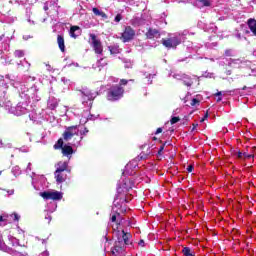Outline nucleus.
Listing matches in <instances>:
<instances>
[{"instance_id":"f257e3e1","label":"nucleus","mask_w":256,"mask_h":256,"mask_svg":"<svg viewBox=\"0 0 256 256\" xmlns=\"http://www.w3.org/2000/svg\"><path fill=\"white\" fill-rule=\"evenodd\" d=\"M5 78L9 79L14 89H17L19 97L23 99V101L18 102L16 107H13L11 100H9V95L6 94L5 96V92H1L0 107H3L5 111H8V113H10L11 115H15L16 117H21V115H27V113L33 110V105L29 104L31 103V96L27 93H29V91H37V86L33 85L32 87L27 88L24 83L14 82L15 76H11L9 74H7Z\"/></svg>"},{"instance_id":"f03ea898","label":"nucleus","mask_w":256,"mask_h":256,"mask_svg":"<svg viewBox=\"0 0 256 256\" xmlns=\"http://www.w3.org/2000/svg\"><path fill=\"white\" fill-rule=\"evenodd\" d=\"M131 187H133V184H127V181L125 180L118 184L113 201L112 212L110 214L111 223H117L119 219H121V213H127V208L123 207V203H129L133 200Z\"/></svg>"},{"instance_id":"7ed1b4c3","label":"nucleus","mask_w":256,"mask_h":256,"mask_svg":"<svg viewBox=\"0 0 256 256\" xmlns=\"http://www.w3.org/2000/svg\"><path fill=\"white\" fill-rule=\"evenodd\" d=\"M149 155H155V151L153 152V148H147V152H142L140 153V155H138L134 160L130 161L124 168V171L122 172V176L120 178V180L117 183V186L119 185V183H121V181H126V184L129 185V183H131L132 187H131V191L130 193H135V191L133 190V187H135V181L133 180V175H135V173H137V169L139 168V163L138 161H143L144 159H147V157H149Z\"/></svg>"},{"instance_id":"20e7f679","label":"nucleus","mask_w":256,"mask_h":256,"mask_svg":"<svg viewBox=\"0 0 256 256\" xmlns=\"http://www.w3.org/2000/svg\"><path fill=\"white\" fill-rule=\"evenodd\" d=\"M133 235L129 232L122 230V235L118 232V240L115 241L114 246L111 248L112 256H126L125 249L133 247Z\"/></svg>"},{"instance_id":"39448f33","label":"nucleus","mask_w":256,"mask_h":256,"mask_svg":"<svg viewBox=\"0 0 256 256\" xmlns=\"http://www.w3.org/2000/svg\"><path fill=\"white\" fill-rule=\"evenodd\" d=\"M81 93V101L82 105L85 107L86 113H88V116L86 118V121H95L97 117L93 114H91V109L93 107V101H95V98L99 95L97 91H92L89 88L85 87L80 90Z\"/></svg>"},{"instance_id":"423d86ee","label":"nucleus","mask_w":256,"mask_h":256,"mask_svg":"<svg viewBox=\"0 0 256 256\" xmlns=\"http://www.w3.org/2000/svg\"><path fill=\"white\" fill-rule=\"evenodd\" d=\"M125 95V88L119 84L106 85V99L111 103H117L121 101V98Z\"/></svg>"},{"instance_id":"0eeeda50","label":"nucleus","mask_w":256,"mask_h":256,"mask_svg":"<svg viewBox=\"0 0 256 256\" xmlns=\"http://www.w3.org/2000/svg\"><path fill=\"white\" fill-rule=\"evenodd\" d=\"M32 187L35 191H43L47 185V178L45 175H37L35 172L31 175Z\"/></svg>"},{"instance_id":"6e6552de","label":"nucleus","mask_w":256,"mask_h":256,"mask_svg":"<svg viewBox=\"0 0 256 256\" xmlns=\"http://www.w3.org/2000/svg\"><path fill=\"white\" fill-rule=\"evenodd\" d=\"M187 35H195V32H190L189 30H183L182 32H177L174 34V37H171L172 44L174 45V49L177 48V45H181L185 43V39H187Z\"/></svg>"},{"instance_id":"1a4fd4ad","label":"nucleus","mask_w":256,"mask_h":256,"mask_svg":"<svg viewBox=\"0 0 256 256\" xmlns=\"http://www.w3.org/2000/svg\"><path fill=\"white\" fill-rule=\"evenodd\" d=\"M40 197H43L45 201H61L63 199V192L57 190L43 191L39 193Z\"/></svg>"},{"instance_id":"9d476101","label":"nucleus","mask_w":256,"mask_h":256,"mask_svg":"<svg viewBox=\"0 0 256 256\" xmlns=\"http://www.w3.org/2000/svg\"><path fill=\"white\" fill-rule=\"evenodd\" d=\"M226 61H227V64L224 67L225 75H231V73H233V70L231 69H241V58H238V59L230 58Z\"/></svg>"},{"instance_id":"9b49d317","label":"nucleus","mask_w":256,"mask_h":256,"mask_svg":"<svg viewBox=\"0 0 256 256\" xmlns=\"http://www.w3.org/2000/svg\"><path fill=\"white\" fill-rule=\"evenodd\" d=\"M75 135L79 136V128L78 126H68L65 128L62 137L65 141H71Z\"/></svg>"},{"instance_id":"f8f14e48","label":"nucleus","mask_w":256,"mask_h":256,"mask_svg":"<svg viewBox=\"0 0 256 256\" xmlns=\"http://www.w3.org/2000/svg\"><path fill=\"white\" fill-rule=\"evenodd\" d=\"M89 37L92 41L91 46L96 55H103V44L101 43V40L97 39V35L95 34H90Z\"/></svg>"},{"instance_id":"ddd939ff","label":"nucleus","mask_w":256,"mask_h":256,"mask_svg":"<svg viewBox=\"0 0 256 256\" xmlns=\"http://www.w3.org/2000/svg\"><path fill=\"white\" fill-rule=\"evenodd\" d=\"M182 81H183V84L186 85V87H191L193 83H197V85H199V81H201V77H198L195 75L189 76L187 74H184Z\"/></svg>"},{"instance_id":"4468645a","label":"nucleus","mask_w":256,"mask_h":256,"mask_svg":"<svg viewBox=\"0 0 256 256\" xmlns=\"http://www.w3.org/2000/svg\"><path fill=\"white\" fill-rule=\"evenodd\" d=\"M133 37H135V30L131 26H127L122 33L124 43H129V41L133 40Z\"/></svg>"},{"instance_id":"2eb2a0df","label":"nucleus","mask_w":256,"mask_h":256,"mask_svg":"<svg viewBox=\"0 0 256 256\" xmlns=\"http://www.w3.org/2000/svg\"><path fill=\"white\" fill-rule=\"evenodd\" d=\"M73 143H67L64 145V147L62 148V155L64 157H67L68 159H71L73 157V155H75L76 150L73 149Z\"/></svg>"},{"instance_id":"dca6fc26","label":"nucleus","mask_w":256,"mask_h":256,"mask_svg":"<svg viewBox=\"0 0 256 256\" xmlns=\"http://www.w3.org/2000/svg\"><path fill=\"white\" fill-rule=\"evenodd\" d=\"M126 222H127V220H125V218L121 217V215H120V218H118V222L116 223V225L112 226V231L115 233L117 238H118V233H119V235H123L122 234L123 231H124V233H127L125 231V229L119 230V227H121V225H123V223H126Z\"/></svg>"},{"instance_id":"f3484780","label":"nucleus","mask_w":256,"mask_h":256,"mask_svg":"<svg viewBox=\"0 0 256 256\" xmlns=\"http://www.w3.org/2000/svg\"><path fill=\"white\" fill-rule=\"evenodd\" d=\"M58 173H71V167H69V161L58 162L56 171Z\"/></svg>"},{"instance_id":"a211bd4d","label":"nucleus","mask_w":256,"mask_h":256,"mask_svg":"<svg viewBox=\"0 0 256 256\" xmlns=\"http://www.w3.org/2000/svg\"><path fill=\"white\" fill-rule=\"evenodd\" d=\"M235 156L237 159H241L242 161H245V160H251L254 161V155L253 154H250L249 152H242L240 150H238L236 153H235Z\"/></svg>"},{"instance_id":"6ab92c4d","label":"nucleus","mask_w":256,"mask_h":256,"mask_svg":"<svg viewBox=\"0 0 256 256\" xmlns=\"http://www.w3.org/2000/svg\"><path fill=\"white\" fill-rule=\"evenodd\" d=\"M47 106L51 111H55L57 107H59V99L55 98V96H50L47 101Z\"/></svg>"},{"instance_id":"aec40b11","label":"nucleus","mask_w":256,"mask_h":256,"mask_svg":"<svg viewBox=\"0 0 256 256\" xmlns=\"http://www.w3.org/2000/svg\"><path fill=\"white\" fill-rule=\"evenodd\" d=\"M54 177L57 185H61V183H65V181H67V174H65V172H54Z\"/></svg>"},{"instance_id":"412c9836","label":"nucleus","mask_w":256,"mask_h":256,"mask_svg":"<svg viewBox=\"0 0 256 256\" xmlns=\"http://www.w3.org/2000/svg\"><path fill=\"white\" fill-rule=\"evenodd\" d=\"M147 39H159L161 37V33H159V30L149 28L147 33H146Z\"/></svg>"},{"instance_id":"4be33fe9","label":"nucleus","mask_w":256,"mask_h":256,"mask_svg":"<svg viewBox=\"0 0 256 256\" xmlns=\"http://www.w3.org/2000/svg\"><path fill=\"white\" fill-rule=\"evenodd\" d=\"M54 11L56 13V17L54 16L52 20H55V23H59L58 19L65 17V10L58 5Z\"/></svg>"},{"instance_id":"5701e85b","label":"nucleus","mask_w":256,"mask_h":256,"mask_svg":"<svg viewBox=\"0 0 256 256\" xmlns=\"http://www.w3.org/2000/svg\"><path fill=\"white\" fill-rule=\"evenodd\" d=\"M87 133H89V129L84 128L83 130H80V132H78V135L80 134V139L78 141H74L73 142V146L74 147H82L83 146V136L86 135Z\"/></svg>"},{"instance_id":"b1692460","label":"nucleus","mask_w":256,"mask_h":256,"mask_svg":"<svg viewBox=\"0 0 256 256\" xmlns=\"http://www.w3.org/2000/svg\"><path fill=\"white\" fill-rule=\"evenodd\" d=\"M9 37L5 38L0 48V55H7L9 53Z\"/></svg>"},{"instance_id":"393cba45","label":"nucleus","mask_w":256,"mask_h":256,"mask_svg":"<svg viewBox=\"0 0 256 256\" xmlns=\"http://www.w3.org/2000/svg\"><path fill=\"white\" fill-rule=\"evenodd\" d=\"M132 25L134 27H141V25H145V20L143 18V15L134 17L132 19Z\"/></svg>"},{"instance_id":"a878e982","label":"nucleus","mask_w":256,"mask_h":256,"mask_svg":"<svg viewBox=\"0 0 256 256\" xmlns=\"http://www.w3.org/2000/svg\"><path fill=\"white\" fill-rule=\"evenodd\" d=\"M247 26L250 29L251 33H253V35H255V37H256V20H255V18H249L247 20Z\"/></svg>"},{"instance_id":"bb28decb","label":"nucleus","mask_w":256,"mask_h":256,"mask_svg":"<svg viewBox=\"0 0 256 256\" xmlns=\"http://www.w3.org/2000/svg\"><path fill=\"white\" fill-rule=\"evenodd\" d=\"M57 43H58V47L60 49V51L62 53H65V38L63 37V35L58 34L57 35Z\"/></svg>"},{"instance_id":"cd10ccee","label":"nucleus","mask_w":256,"mask_h":256,"mask_svg":"<svg viewBox=\"0 0 256 256\" xmlns=\"http://www.w3.org/2000/svg\"><path fill=\"white\" fill-rule=\"evenodd\" d=\"M217 29L219 28L215 25V23L206 24L203 27V30L206 33H217Z\"/></svg>"},{"instance_id":"c85d7f7f","label":"nucleus","mask_w":256,"mask_h":256,"mask_svg":"<svg viewBox=\"0 0 256 256\" xmlns=\"http://www.w3.org/2000/svg\"><path fill=\"white\" fill-rule=\"evenodd\" d=\"M188 44H184L187 51H189V53H199V49H201V47H197L193 44V42H187Z\"/></svg>"},{"instance_id":"c756f323","label":"nucleus","mask_w":256,"mask_h":256,"mask_svg":"<svg viewBox=\"0 0 256 256\" xmlns=\"http://www.w3.org/2000/svg\"><path fill=\"white\" fill-rule=\"evenodd\" d=\"M8 89H9V85L7 84V82H5V80L1 79L0 80V97H1V93H3V92H4V97H6Z\"/></svg>"},{"instance_id":"7c9ffc66","label":"nucleus","mask_w":256,"mask_h":256,"mask_svg":"<svg viewBox=\"0 0 256 256\" xmlns=\"http://www.w3.org/2000/svg\"><path fill=\"white\" fill-rule=\"evenodd\" d=\"M92 12L94 13V15L96 17H101L104 20L108 18L107 14L105 12H103L102 10H100L99 8H97V7L92 8Z\"/></svg>"},{"instance_id":"2f4dec72","label":"nucleus","mask_w":256,"mask_h":256,"mask_svg":"<svg viewBox=\"0 0 256 256\" xmlns=\"http://www.w3.org/2000/svg\"><path fill=\"white\" fill-rule=\"evenodd\" d=\"M179 111H181V109L179 108L174 110L173 115L171 116V119H170L171 125H175L176 123H179V121H181V118H179V116H175L177 115V113H179Z\"/></svg>"},{"instance_id":"473e14b6","label":"nucleus","mask_w":256,"mask_h":256,"mask_svg":"<svg viewBox=\"0 0 256 256\" xmlns=\"http://www.w3.org/2000/svg\"><path fill=\"white\" fill-rule=\"evenodd\" d=\"M57 211V202H50L47 204L46 213H55Z\"/></svg>"},{"instance_id":"72a5a7b5","label":"nucleus","mask_w":256,"mask_h":256,"mask_svg":"<svg viewBox=\"0 0 256 256\" xmlns=\"http://www.w3.org/2000/svg\"><path fill=\"white\" fill-rule=\"evenodd\" d=\"M162 45L166 47V49H175V46L173 45V40L171 38L162 39Z\"/></svg>"},{"instance_id":"f704fd0d","label":"nucleus","mask_w":256,"mask_h":256,"mask_svg":"<svg viewBox=\"0 0 256 256\" xmlns=\"http://www.w3.org/2000/svg\"><path fill=\"white\" fill-rule=\"evenodd\" d=\"M144 77L147 80V85H151L153 83V79H155V77H157V74H151V73H147L144 72Z\"/></svg>"},{"instance_id":"c9c22d12","label":"nucleus","mask_w":256,"mask_h":256,"mask_svg":"<svg viewBox=\"0 0 256 256\" xmlns=\"http://www.w3.org/2000/svg\"><path fill=\"white\" fill-rule=\"evenodd\" d=\"M28 95H30V99H32V101H34V103H37L38 101H41V97L37 96L35 93H37V88L35 91H29V92H25Z\"/></svg>"},{"instance_id":"e433bc0d","label":"nucleus","mask_w":256,"mask_h":256,"mask_svg":"<svg viewBox=\"0 0 256 256\" xmlns=\"http://www.w3.org/2000/svg\"><path fill=\"white\" fill-rule=\"evenodd\" d=\"M108 49H109L111 55H119V53H121V51H119V45H117V44L108 46Z\"/></svg>"},{"instance_id":"4c0bfd02","label":"nucleus","mask_w":256,"mask_h":256,"mask_svg":"<svg viewBox=\"0 0 256 256\" xmlns=\"http://www.w3.org/2000/svg\"><path fill=\"white\" fill-rule=\"evenodd\" d=\"M0 59L2 61V65H11V57H9V54H2Z\"/></svg>"},{"instance_id":"58836bf2","label":"nucleus","mask_w":256,"mask_h":256,"mask_svg":"<svg viewBox=\"0 0 256 256\" xmlns=\"http://www.w3.org/2000/svg\"><path fill=\"white\" fill-rule=\"evenodd\" d=\"M65 140L63 138H59L57 142L54 144V149H61L63 151V147H65Z\"/></svg>"},{"instance_id":"ea45409f","label":"nucleus","mask_w":256,"mask_h":256,"mask_svg":"<svg viewBox=\"0 0 256 256\" xmlns=\"http://www.w3.org/2000/svg\"><path fill=\"white\" fill-rule=\"evenodd\" d=\"M196 5H199V7H211V1H209V0H196Z\"/></svg>"},{"instance_id":"a19ab883","label":"nucleus","mask_w":256,"mask_h":256,"mask_svg":"<svg viewBox=\"0 0 256 256\" xmlns=\"http://www.w3.org/2000/svg\"><path fill=\"white\" fill-rule=\"evenodd\" d=\"M182 253L184 256H195V252L187 246L182 249Z\"/></svg>"},{"instance_id":"79ce46f5","label":"nucleus","mask_w":256,"mask_h":256,"mask_svg":"<svg viewBox=\"0 0 256 256\" xmlns=\"http://www.w3.org/2000/svg\"><path fill=\"white\" fill-rule=\"evenodd\" d=\"M47 3L52 11H55L56 7L59 6V4H58L59 0H50V1H47Z\"/></svg>"},{"instance_id":"37998d69","label":"nucleus","mask_w":256,"mask_h":256,"mask_svg":"<svg viewBox=\"0 0 256 256\" xmlns=\"http://www.w3.org/2000/svg\"><path fill=\"white\" fill-rule=\"evenodd\" d=\"M11 173L14 175V177H19V175H21V167L14 166L11 170Z\"/></svg>"},{"instance_id":"c03bdc74","label":"nucleus","mask_w":256,"mask_h":256,"mask_svg":"<svg viewBox=\"0 0 256 256\" xmlns=\"http://www.w3.org/2000/svg\"><path fill=\"white\" fill-rule=\"evenodd\" d=\"M247 67L251 68V61L245 60V59H241L240 69H245Z\"/></svg>"},{"instance_id":"a18cd8bd","label":"nucleus","mask_w":256,"mask_h":256,"mask_svg":"<svg viewBox=\"0 0 256 256\" xmlns=\"http://www.w3.org/2000/svg\"><path fill=\"white\" fill-rule=\"evenodd\" d=\"M165 145H167V142H165L164 144H162L158 151L156 152V157L159 159V157H163V151H165Z\"/></svg>"},{"instance_id":"49530a36","label":"nucleus","mask_w":256,"mask_h":256,"mask_svg":"<svg viewBox=\"0 0 256 256\" xmlns=\"http://www.w3.org/2000/svg\"><path fill=\"white\" fill-rule=\"evenodd\" d=\"M9 253L12 256H27V253H21L17 250H13V248H9Z\"/></svg>"},{"instance_id":"de8ad7c7","label":"nucleus","mask_w":256,"mask_h":256,"mask_svg":"<svg viewBox=\"0 0 256 256\" xmlns=\"http://www.w3.org/2000/svg\"><path fill=\"white\" fill-rule=\"evenodd\" d=\"M9 241H11L13 247H21V244L19 243V239L15 238L13 236H10Z\"/></svg>"},{"instance_id":"09e8293b","label":"nucleus","mask_w":256,"mask_h":256,"mask_svg":"<svg viewBox=\"0 0 256 256\" xmlns=\"http://www.w3.org/2000/svg\"><path fill=\"white\" fill-rule=\"evenodd\" d=\"M198 77H200V79H202V77H205L206 79H213L215 77V74L206 71V72H203V74Z\"/></svg>"},{"instance_id":"8fccbe9b","label":"nucleus","mask_w":256,"mask_h":256,"mask_svg":"<svg viewBox=\"0 0 256 256\" xmlns=\"http://www.w3.org/2000/svg\"><path fill=\"white\" fill-rule=\"evenodd\" d=\"M77 29H79V26H72L70 28V37H72L73 39H77V34H75V31H77Z\"/></svg>"},{"instance_id":"3c124183","label":"nucleus","mask_w":256,"mask_h":256,"mask_svg":"<svg viewBox=\"0 0 256 256\" xmlns=\"http://www.w3.org/2000/svg\"><path fill=\"white\" fill-rule=\"evenodd\" d=\"M253 89H255V86L254 87H247V86H244L242 88V91H246V93L244 94H241V95H251L253 93Z\"/></svg>"},{"instance_id":"603ef678","label":"nucleus","mask_w":256,"mask_h":256,"mask_svg":"<svg viewBox=\"0 0 256 256\" xmlns=\"http://www.w3.org/2000/svg\"><path fill=\"white\" fill-rule=\"evenodd\" d=\"M74 13H76V15H83V13H85V9H83V6L81 5V3L75 9Z\"/></svg>"},{"instance_id":"864d4df0","label":"nucleus","mask_w":256,"mask_h":256,"mask_svg":"<svg viewBox=\"0 0 256 256\" xmlns=\"http://www.w3.org/2000/svg\"><path fill=\"white\" fill-rule=\"evenodd\" d=\"M225 57H235V50L227 49L224 52Z\"/></svg>"},{"instance_id":"5fc2aeb1","label":"nucleus","mask_w":256,"mask_h":256,"mask_svg":"<svg viewBox=\"0 0 256 256\" xmlns=\"http://www.w3.org/2000/svg\"><path fill=\"white\" fill-rule=\"evenodd\" d=\"M173 79H177L178 81H183V77H185V74L183 73H174L172 75Z\"/></svg>"},{"instance_id":"6e6d98bb","label":"nucleus","mask_w":256,"mask_h":256,"mask_svg":"<svg viewBox=\"0 0 256 256\" xmlns=\"http://www.w3.org/2000/svg\"><path fill=\"white\" fill-rule=\"evenodd\" d=\"M14 55H15V57L21 58L25 55V52H23V50H16L14 52Z\"/></svg>"},{"instance_id":"4d7b16f0","label":"nucleus","mask_w":256,"mask_h":256,"mask_svg":"<svg viewBox=\"0 0 256 256\" xmlns=\"http://www.w3.org/2000/svg\"><path fill=\"white\" fill-rule=\"evenodd\" d=\"M16 149H18V151H20V153H29L28 146H22V147L16 148Z\"/></svg>"},{"instance_id":"13d9d810","label":"nucleus","mask_w":256,"mask_h":256,"mask_svg":"<svg viewBox=\"0 0 256 256\" xmlns=\"http://www.w3.org/2000/svg\"><path fill=\"white\" fill-rule=\"evenodd\" d=\"M217 45H218L217 42H213V43H207L205 47H207V49H215Z\"/></svg>"},{"instance_id":"bf43d9fd","label":"nucleus","mask_w":256,"mask_h":256,"mask_svg":"<svg viewBox=\"0 0 256 256\" xmlns=\"http://www.w3.org/2000/svg\"><path fill=\"white\" fill-rule=\"evenodd\" d=\"M11 217L13 218V221H17V222H19V219H21V216L16 212L12 213Z\"/></svg>"},{"instance_id":"052dcab7","label":"nucleus","mask_w":256,"mask_h":256,"mask_svg":"<svg viewBox=\"0 0 256 256\" xmlns=\"http://www.w3.org/2000/svg\"><path fill=\"white\" fill-rule=\"evenodd\" d=\"M125 65V69H131L133 67V64L131 63V60H126L124 61Z\"/></svg>"},{"instance_id":"680f3d73","label":"nucleus","mask_w":256,"mask_h":256,"mask_svg":"<svg viewBox=\"0 0 256 256\" xmlns=\"http://www.w3.org/2000/svg\"><path fill=\"white\" fill-rule=\"evenodd\" d=\"M248 153H250V155H254V159L256 157V146L251 147L250 149H248Z\"/></svg>"},{"instance_id":"e2e57ef3","label":"nucleus","mask_w":256,"mask_h":256,"mask_svg":"<svg viewBox=\"0 0 256 256\" xmlns=\"http://www.w3.org/2000/svg\"><path fill=\"white\" fill-rule=\"evenodd\" d=\"M130 81H133V80L121 79L118 85H120V87H123V85H127V83H129Z\"/></svg>"},{"instance_id":"0e129e2a","label":"nucleus","mask_w":256,"mask_h":256,"mask_svg":"<svg viewBox=\"0 0 256 256\" xmlns=\"http://www.w3.org/2000/svg\"><path fill=\"white\" fill-rule=\"evenodd\" d=\"M217 98V102L219 101H223V93L221 91H218L216 94H215Z\"/></svg>"},{"instance_id":"69168bd1","label":"nucleus","mask_w":256,"mask_h":256,"mask_svg":"<svg viewBox=\"0 0 256 256\" xmlns=\"http://www.w3.org/2000/svg\"><path fill=\"white\" fill-rule=\"evenodd\" d=\"M121 19H123V15H121L119 13L114 17L115 23L121 22Z\"/></svg>"},{"instance_id":"338daca9","label":"nucleus","mask_w":256,"mask_h":256,"mask_svg":"<svg viewBox=\"0 0 256 256\" xmlns=\"http://www.w3.org/2000/svg\"><path fill=\"white\" fill-rule=\"evenodd\" d=\"M105 65H107V63L103 62V58L97 61V67H105Z\"/></svg>"},{"instance_id":"774afa93","label":"nucleus","mask_w":256,"mask_h":256,"mask_svg":"<svg viewBox=\"0 0 256 256\" xmlns=\"http://www.w3.org/2000/svg\"><path fill=\"white\" fill-rule=\"evenodd\" d=\"M190 105H191L192 107H195V105H199V99H197V98H192Z\"/></svg>"}]
</instances>
